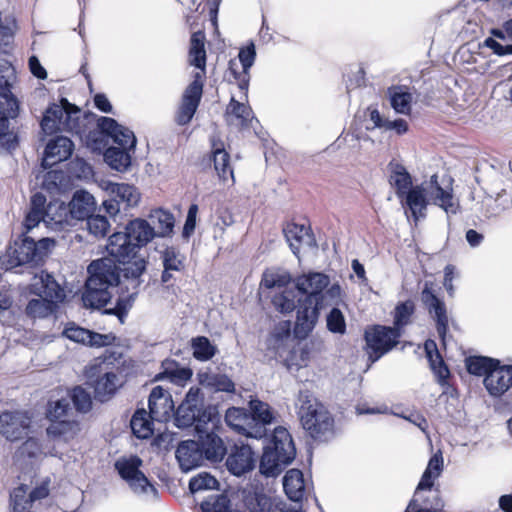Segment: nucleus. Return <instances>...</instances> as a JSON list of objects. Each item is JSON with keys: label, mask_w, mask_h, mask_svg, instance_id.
Segmentation results:
<instances>
[{"label": "nucleus", "mask_w": 512, "mask_h": 512, "mask_svg": "<svg viewBox=\"0 0 512 512\" xmlns=\"http://www.w3.org/2000/svg\"><path fill=\"white\" fill-rule=\"evenodd\" d=\"M204 406V395L199 387H191L186 394L184 401L179 405L175 422L179 428H188L195 423V415Z\"/></svg>", "instance_id": "obj_16"}, {"label": "nucleus", "mask_w": 512, "mask_h": 512, "mask_svg": "<svg viewBox=\"0 0 512 512\" xmlns=\"http://www.w3.org/2000/svg\"><path fill=\"white\" fill-rule=\"evenodd\" d=\"M295 287L304 297H312L320 303L339 305L342 302V288L338 283L330 285L328 275L309 272L295 279Z\"/></svg>", "instance_id": "obj_9"}, {"label": "nucleus", "mask_w": 512, "mask_h": 512, "mask_svg": "<svg viewBox=\"0 0 512 512\" xmlns=\"http://www.w3.org/2000/svg\"><path fill=\"white\" fill-rule=\"evenodd\" d=\"M89 277L82 294L86 308L104 307L111 299L110 289L120 280L119 268L113 259L102 258L92 261L88 266Z\"/></svg>", "instance_id": "obj_2"}, {"label": "nucleus", "mask_w": 512, "mask_h": 512, "mask_svg": "<svg viewBox=\"0 0 512 512\" xmlns=\"http://www.w3.org/2000/svg\"><path fill=\"white\" fill-rule=\"evenodd\" d=\"M296 456L292 437L284 427L274 429L271 441L264 448L259 469L266 477L278 476Z\"/></svg>", "instance_id": "obj_4"}, {"label": "nucleus", "mask_w": 512, "mask_h": 512, "mask_svg": "<svg viewBox=\"0 0 512 512\" xmlns=\"http://www.w3.org/2000/svg\"><path fill=\"white\" fill-rule=\"evenodd\" d=\"M73 416V409L70 406L69 398H61L56 401H49L46 409V417L51 423L61 421Z\"/></svg>", "instance_id": "obj_52"}, {"label": "nucleus", "mask_w": 512, "mask_h": 512, "mask_svg": "<svg viewBox=\"0 0 512 512\" xmlns=\"http://www.w3.org/2000/svg\"><path fill=\"white\" fill-rule=\"evenodd\" d=\"M497 365H499L498 360L484 356H474L466 359V367L468 372L476 376L486 377L492 368Z\"/></svg>", "instance_id": "obj_54"}, {"label": "nucleus", "mask_w": 512, "mask_h": 512, "mask_svg": "<svg viewBox=\"0 0 512 512\" xmlns=\"http://www.w3.org/2000/svg\"><path fill=\"white\" fill-rule=\"evenodd\" d=\"M131 150L123 147H109L104 153V160L112 169L125 172L131 165Z\"/></svg>", "instance_id": "obj_45"}, {"label": "nucleus", "mask_w": 512, "mask_h": 512, "mask_svg": "<svg viewBox=\"0 0 512 512\" xmlns=\"http://www.w3.org/2000/svg\"><path fill=\"white\" fill-rule=\"evenodd\" d=\"M108 254L119 263L129 262L134 258L138 249L135 243L126 235L125 232H116L109 237L106 246Z\"/></svg>", "instance_id": "obj_24"}, {"label": "nucleus", "mask_w": 512, "mask_h": 512, "mask_svg": "<svg viewBox=\"0 0 512 512\" xmlns=\"http://www.w3.org/2000/svg\"><path fill=\"white\" fill-rule=\"evenodd\" d=\"M189 62L191 65L200 69L194 74V79L189 85L199 87L200 96L203 92V77L205 75L206 51H205V35L201 31L194 32L190 40Z\"/></svg>", "instance_id": "obj_18"}, {"label": "nucleus", "mask_w": 512, "mask_h": 512, "mask_svg": "<svg viewBox=\"0 0 512 512\" xmlns=\"http://www.w3.org/2000/svg\"><path fill=\"white\" fill-rule=\"evenodd\" d=\"M153 228L155 230V236L166 237L170 235L174 227V216L167 211L157 209L152 211L149 216Z\"/></svg>", "instance_id": "obj_48"}, {"label": "nucleus", "mask_w": 512, "mask_h": 512, "mask_svg": "<svg viewBox=\"0 0 512 512\" xmlns=\"http://www.w3.org/2000/svg\"><path fill=\"white\" fill-rule=\"evenodd\" d=\"M12 512H30L33 506V500L29 493V488L21 484L10 494Z\"/></svg>", "instance_id": "obj_51"}, {"label": "nucleus", "mask_w": 512, "mask_h": 512, "mask_svg": "<svg viewBox=\"0 0 512 512\" xmlns=\"http://www.w3.org/2000/svg\"><path fill=\"white\" fill-rule=\"evenodd\" d=\"M254 463L255 458L252 449L248 445H242L236 446L228 456L226 466L232 474L241 476L252 470Z\"/></svg>", "instance_id": "obj_27"}, {"label": "nucleus", "mask_w": 512, "mask_h": 512, "mask_svg": "<svg viewBox=\"0 0 512 512\" xmlns=\"http://www.w3.org/2000/svg\"><path fill=\"white\" fill-rule=\"evenodd\" d=\"M245 505L250 512H285V504L262 492L248 495L245 498Z\"/></svg>", "instance_id": "obj_39"}, {"label": "nucleus", "mask_w": 512, "mask_h": 512, "mask_svg": "<svg viewBox=\"0 0 512 512\" xmlns=\"http://www.w3.org/2000/svg\"><path fill=\"white\" fill-rule=\"evenodd\" d=\"M387 95L390 105L397 114L410 115L412 111L413 94L405 85H393L388 88Z\"/></svg>", "instance_id": "obj_32"}, {"label": "nucleus", "mask_w": 512, "mask_h": 512, "mask_svg": "<svg viewBox=\"0 0 512 512\" xmlns=\"http://www.w3.org/2000/svg\"><path fill=\"white\" fill-rule=\"evenodd\" d=\"M425 351L431 369L437 378V382L442 386L445 385L447 383V379L449 378L450 372L445 365L441 355L439 354L435 342L432 340L426 341Z\"/></svg>", "instance_id": "obj_44"}, {"label": "nucleus", "mask_w": 512, "mask_h": 512, "mask_svg": "<svg viewBox=\"0 0 512 512\" xmlns=\"http://www.w3.org/2000/svg\"><path fill=\"white\" fill-rule=\"evenodd\" d=\"M226 121L229 125H235L237 127H246L253 119L252 109L244 104L231 98L225 112Z\"/></svg>", "instance_id": "obj_42"}, {"label": "nucleus", "mask_w": 512, "mask_h": 512, "mask_svg": "<svg viewBox=\"0 0 512 512\" xmlns=\"http://www.w3.org/2000/svg\"><path fill=\"white\" fill-rule=\"evenodd\" d=\"M69 207L63 202L49 203L45 209V226L53 230H62L72 225Z\"/></svg>", "instance_id": "obj_31"}, {"label": "nucleus", "mask_w": 512, "mask_h": 512, "mask_svg": "<svg viewBox=\"0 0 512 512\" xmlns=\"http://www.w3.org/2000/svg\"><path fill=\"white\" fill-rule=\"evenodd\" d=\"M153 420L144 409L137 410L132 416L130 425L133 434L140 439H146L153 435Z\"/></svg>", "instance_id": "obj_47"}, {"label": "nucleus", "mask_w": 512, "mask_h": 512, "mask_svg": "<svg viewBox=\"0 0 512 512\" xmlns=\"http://www.w3.org/2000/svg\"><path fill=\"white\" fill-rule=\"evenodd\" d=\"M72 220H86L95 210L94 197L83 190L76 191L67 205Z\"/></svg>", "instance_id": "obj_30"}, {"label": "nucleus", "mask_w": 512, "mask_h": 512, "mask_svg": "<svg viewBox=\"0 0 512 512\" xmlns=\"http://www.w3.org/2000/svg\"><path fill=\"white\" fill-rule=\"evenodd\" d=\"M149 417L156 422H166L173 411L170 395L162 387H154L148 399Z\"/></svg>", "instance_id": "obj_21"}, {"label": "nucleus", "mask_w": 512, "mask_h": 512, "mask_svg": "<svg viewBox=\"0 0 512 512\" xmlns=\"http://www.w3.org/2000/svg\"><path fill=\"white\" fill-rule=\"evenodd\" d=\"M250 409L252 411L251 416L256 419L258 424L261 423L263 428L266 429V425L273 422V412L267 403L260 400H251Z\"/></svg>", "instance_id": "obj_58"}, {"label": "nucleus", "mask_w": 512, "mask_h": 512, "mask_svg": "<svg viewBox=\"0 0 512 512\" xmlns=\"http://www.w3.org/2000/svg\"><path fill=\"white\" fill-rule=\"evenodd\" d=\"M199 384L212 392H235L234 382L225 374L212 371H200L197 374Z\"/></svg>", "instance_id": "obj_35"}, {"label": "nucleus", "mask_w": 512, "mask_h": 512, "mask_svg": "<svg viewBox=\"0 0 512 512\" xmlns=\"http://www.w3.org/2000/svg\"><path fill=\"white\" fill-rule=\"evenodd\" d=\"M195 416V423L192 426H195L198 433H203L205 425L211 423L213 427L215 426L218 413L215 406L204 405L199 409L198 415Z\"/></svg>", "instance_id": "obj_60"}, {"label": "nucleus", "mask_w": 512, "mask_h": 512, "mask_svg": "<svg viewBox=\"0 0 512 512\" xmlns=\"http://www.w3.org/2000/svg\"><path fill=\"white\" fill-rule=\"evenodd\" d=\"M283 488L291 501L301 502L307 490L302 471L298 469L288 470L283 478Z\"/></svg>", "instance_id": "obj_34"}, {"label": "nucleus", "mask_w": 512, "mask_h": 512, "mask_svg": "<svg viewBox=\"0 0 512 512\" xmlns=\"http://www.w3.org/2000/svg\"><path fill=\"white\" fill-rule=\"evenodd\" d=\"M182 273L163 270L160 277L159 289L165 298L173 300L177 297L179 287L176 285Z\"/></svg>", "instance_id": "obj_56"}, {"label": "nucleus", "mask_w": 512, "mask_h": 512, "mask_svg": "<svg viewBox=\"0 0 512 512\" xmlns=\"http://www.w3.org/2000/svg\"><path fill=\"white\" fill-rule=\"evenodd\" d=\"M163 270L183 273L185 270V257L174 247H167L160 253Z\"/></svg>", "instance_id": "obj_49"}, {"label": "nucleus", "mask_w": 512, "mask_h": 512, "mask_svg": "<svg viewBox=\"0 0 512 512\" xmlns=\"http://www.w3.org/2000/svg\"><path fill=\"white\" fill-rule=\"evenodd\" d=\"M106 190L110 192L111 196L116 198L124 209L135 207L140 201L141 196L138 189L130 184L110 182Z\"/></svg>", "instance_id": "obj_41"}, {"label": "nucleus", "mask_w": 512, "mask_h": 512, "mask_svg": "<svg viewBox=\"0 0 512 512\" xmlns=\"http://www.w3.org/2000/svg\"><path fill=\"white\" fill-rule=\"evenodd\" d=\"M327 328L330 332L344 334L346 331V323L343 313L337 307H333L327 315Z\"/></svg>", "instance_id": "obj_64"}, {"label": "nucleus", "mask_w": 512, "mask_h": 512, "mask_svg": "<svg viewBox=\"0 0 512 512\" xmlns=\"http://www.w3.org/2000/svg\"><path fill=\"white\" fill-rule=\"evenodd\" d=\"M54 246L55 241L48 237L38 241L25 237L20 243L15 242V246L10 247L6 254L0 257L1 265L6 270L26 264L37 265Z\"/></svg>", "instance_id": "obj_8"}, {"label": "nucleus", "mask_w": 512, "mask_h": 512, "mask_svg": "<svg viewBox=\"0 0 512 512\" xmlns=\"http://www.w3.org/2000/svg\"><path fill=\"white\" fill-rule=\"evenodd\" d=\"M225 422L235 432L248 438L261 439L267 434V429L243 408H229L225 413Z\"/></svg>", "instance_id": "obj_14"}, {"label": "nucleus", "mask_w": 512, "mask_h": 512, "mask_svg": "<svg viewBox=\"0 0 512 512\" xmlns=\"http://www.w3.org/2000/svg\"><path fill=\"white\" fill-rule=\"evenodd\" d=\"M73 150L74 144L68 137L56 136L49 140L44 150V157L42 160L43 168H50L57 163L69 159Z\"/></svg>", "instance_id": "obj_20"}, {"label": "nucleus", "mask_w": 512, "mask_h": 512, "mask_svg": "<svg viewBox=\"0 0 512 512\" xmlns=\"http://www.w3.org/2000/svg\"><path fill=\"white\" fill-rule=\"evenodd\" d=\"M85 122L81 110L62 98L60 104L53 103L46 109L40 125L47 135L66 131L82 137L86 133Z\"/></svg>", "instance_id": "obj_5"}, {"label": "nucleus", "mask_w": 512, "mask_h": 512, "mask_svg": "<svg viewBox=\"0 0 512 512\" xmlns=\"http://www.w3.org/2000/svg\"><path fill=\"white\" fill-rule=\"evenodd\" d=\"M191 346L193 356L200 361L210 360L216 353V347L204 336L193 338Z\"/></svg>", "instance_id": "obj_57"}, {"label": "nucleus", "mask_w": 512, "mask_h": 512, "mask_svg": "<svg viewBox=\"0 0 512 512\" xmlns=\"http://www.w3.org/2000/svg\"><path fill=\"white\" fill-rule=\"evenodd\" d=\"M272 304L278 312L288 314L295 310L296 292L293 288L284 287L272 297Z\"/></svg>", "instance_id": "obj_50"}, {"label": "nucleus", "mask_w": 512, "mask_h": 512, "mask_svg": "<svg viewBox=\"0 0 512 512\" xmlns=\"http://www.w3.org/2000/svg\"><path fill=\"white\" fill-rule=\"evenodd\" d=\"M415 306L410 300L399 303L394 309V326L391 327L402 335L403 328L407 326L414 313Z\"/></svg>", "instance_id": "obj_53"}, {"label": "nucleus", "mask_w": 512, "mask_h": 512, "mask_svg": "<svg viewBox=\"0 0 512 512\" xmlns=\"http://www.w3.org/2000/svg\"><path fill=\"white\" fill-rule=\"evenodd\" d=\"M265 346L267 354L281 361L288 369L301 367L307 359V352L302 350L299 356L297 354L290 321L278 322L266 338Z\"/></svg>", "instance_id": "obj_6"}, {"label": "nucleus", "mask_w": 512, "mask_h": 512, "mask_svg": "<svg viewBox=\"0 0 512 512\" xmlns=\"http://www.w3.org/2000/svg\"><path fill=\"white\" fill-rule=\"evenodd\" d=\"M162 372L157 375L158 380H169L170 382L183 385L191 376L192 371L189 368L180 367V365L171 359H166L162 362Z\"/></svg>", "instance_id": "obj_43"}, {"label": "nucleus", "mask_w": 512, "mask_h": 512, "mask_svg": "<svg viewBox=\"0 0 512 512\" xmlns=\"http://www.w3.org/2000/svg\"><path fill=\"white\" fill-rule=\"evenodd\" d=\"M71 400L77 411L86 413L91 409L92 400L90 394L82 387H75L71 392Z\"/></svg>", "instance_id": "obj_63"}, {"label": "nucleus", "mask_w": 512, "mask_h": 512, "mask_svg": "<svg viewBox=\"0 0 512 512\" xmlns=\"http://www.w3.org/2000/svg\"><path fill=\"white\" fill-rule=\"evenodd\" d=\"M46 432L49 437L55 440L69 442L80 432V424L78 420L74 419L73 416H70L61 421L50 423Z\"/></svg>", "instance_id": "obj_36"}, {"label": "nucleus", "mask_w": 512, "mask_h": 512, "mask_svg": "<svg viewBox=\"0 0 512 512\" xmlns=\"http://www.w3.org/2000/svg\"><path fill=\"white\" fill-rule=\"evenodd\" d=\"M400 337V333L387 326L375 325L366 329V350L371 362L377 361L396 346Z\"/></svg>", "instance_id": "obj_12"}, {"label": "nucleus", "mask_w": 512, "mask_h": 512, "mask_svg": "<svg viewBox=\"0 0 512 512\" xmlns=\"http://www.w3.org/2000/svg\"><path fill=\"white\" fill-rule=\"evenodd\" d=\"M31 419L21 412H4L0 415V434L7 440L16 441L25 437Z\"/></svg>", "instance_id": "obj_17"}, {"label": "nucleus", "mask_w": 512, "mask_h": 512, "mask_svg": "<svg viewBox=\"0 0 512 512\" xmlns=\"http://www.w3.org/2000/svg\"><path fill=\"white\" fill-rule=\"evenodd\" d=\"M283 232L293 254L296 256H298L302 244L311 245L313 242L310 228L304 224L288 223Z\"/></svg>", "instance_id": "obj_38"}, {"label": "nucleus", "mask_w": 512, "mask_h": 512, "mask_svg": "<svg viewBox=\"0 0 512 512\" xmlns=\"http://www.w3.org/2000/svg\"><path fill=\"white\" fill-rule=\"evenodd\" d=\"M58 306L45 299L39 297L31 299L26 306V314L33 318H45L55 312Z\"/></svg>", "instance_id": "obj_55"}, {"label": "nucleus", "mask_w": 512, "mask_h": 512, "mask_svg": "<svg viewBox=\"0 0 512 512\" xmlns=\"http://www.w3.org/2000/svg\"><path fill=\"white\" fill-rule=\"evenodd\" d=\"M238 57L243 68L242 73H237L235 71L234 66L236 63L234 60L229 62V70L233 74L234 79L237 81L239 89L246 95L249 86V69L254 64L256 57L254 44L251 43L247 47L240 49Z\"/></svg>", "instance_id": "obj_28"}, {"label": "nucleus", "mask_w": 512, "mask_h": 512, "mask_svg": "<svg viewBox=\"0 0 512 512\" xmlns=\"http://www.w3.org/2000/svg\"><path fill=\"white\" fill-rule=\"evenodd\" d=\"M176 459L183 472H189L202 465L205 456L198 441H182L175 453Z\"/></svg>", "instance_id": "obj_22"}, {"label": "nucleus", "mask_w": 512, "mask_h": 512, "mask_svg": "<svg viewBox=\"0 0 512 512\" xmlns=\"http://www.w3.org/2000/svg\"><path fill=\"white\" fill-rule=\"evenodd\" d=\"M199 444L207 460L222 461L227 453L223 440L214 432H207L199 436Z\"/></svg>", "instance_id": "obj_37"}, {"label": "nucleus", "mask_w": 512, "mask_h": 512, "mask_svg": "<svg viewBox=\"0 0 512 512\" xmlns=\"http://www.w3.org/2000/svg\"><path fill=\"white\" fill-rule=\"evenodd\" d=\"M88 232L96 238H103L109 231L110 223L105 216L91 215L86 219Z\"/></svg>", "instance_id": "obj_61"}, {"label": "nucleus", "mask_w": 512, "mask_h": 512, "mask_svg": "<svg viewBox=\"0 0 512 512\" xmlns=\"http://www.w3.org/2000/svg\"><path fill=\"white\" fill-rule=\"evenodd\" d=\"M199 91V87L196 85H188L185 89L175 117L177 124L186 125L192 120L202 97Z\"/></svg>", "instance_id": "obj_29"}, {"label": "nucleus", "mask_w": 512, "mask_h": 512, "mask_svg": "<svg viewBox=\"0 0 512 512\" xmlns=\"http://www.w3.org/2000/svg\"><path fill=\"white\" fill-rule=\"evenodd\" d=\"M328 306L327 303H320L312 297H300L297 299L296 322L294 333L297 338L305 339L314 330L320 311Z\"/></svg>", "instance_id": "obj_11"}, {"label": "nucleus", "mask_w": 512, "mask_h": 512, "mask_svg": "<svg viewBox=\"0 0 512 512\" xmlns=\"http://www.w3.org/2000/svg\"><path fill=\"white\" fill-rule=\"evenodd\" d=\"M484 385L490 395H503L512 386V366H494L484 378Z\"/></svg>", "instance_id": "obj_25"}, {"label": "nucleus", "mask_w": 512, "mask_h": 512, "mask_svg": "<svg viewBox=\"0 0 512 512\" xmlns=\"http://www.w3.org/2000/svg\"><path fill=\"white\" fill-rule=\"evenodd\" d=\"M119 379L114 372H107L99 377L94 384L95 397L101 401H107L117 390Z\"/></svg>", "instance_id": "obj_46"}, {"label": "nucleus", "mask_w": 512, "mask_h": 512, "mask_svg": "<svg viewBox=\"0 0 512 512\" xmlns=\"http://www.w3.org/2000/svg\"><path fill=\"white\" fill-rule=\"evenodd\" d=\"M218 485L215 477L209 473L203 472L193 477L189 482V489L191 493H196L202 490H210L216 488Z\"/></svg>", "instance_id": "obj_62"}, {"label": "nucleus", "mask_w": 512, "mask_h": 512, "mask_svg": "<svg viewBox=\"0 0 512 512\" xmlns=\"http://www.w3.org/2000/svg\"><path fill=\"white\" fill-rule=\"evenodd\" d=\"M421 301L431 317L436 322L437 333L442 340L448 330V314L443 300L437 297L434 290V283L426 281L421 291Z\"/></svg>", "instance_id": "obj_15"}, {"label": "nucleus", "mask_w": 512, "mask_h": 512, "mask_svg": "<svg viewBox=\"0 0 512 512\" xmlns=\"http://www.w3.org/2000/svg\"><path fill=\"white\" fill-rule=\"evenodd\" d=\"M388 170L389 182L394 187L397 198L413 187L412 177L403 164L392 160L388 164Z\"/></svg>", "instance_id": "obj_40"}, {"label": "nucleus", "mask_w": 512, "mask_h": 512, "mask_svg": "<svg viewBox=\"0 0 512 512\" xmlns=\"http://www.w3.org/2000/svg\"><path fill=\"white\" fill-rule=\"evenodd\" d=\"M63 335L71 341L88 345L90 347H104L111 344L112 338L106 334H100L88 329L68 324L63 331Z\"/></svg>", "instance_id": "obj_26"}, {"label": "nucleus", "mask_w": 512, "mask_h": 512, "mask_svg": "<svg viewBox=\"0 0 512 512\" xmlns=\"http://www.w3.org/2000/svg\"><path fill=\"white\" fill-rule=\"evenodd\" d=\"M210 144L211 156L217 175L224 182L228 180L234 182V173L230 165V155L225 150L222 140L217 134H213L210 137Z\"/></svg>", "instance_id": "obj_23"}, {"label": "nucleus", "mask_w": 512, "mask_h": 512, "mask_svg": "<svg viewBox=\"0 0 512 512\" xmlns=\"http://www.w3.org/2000/svg\"><path fill=\"white\" fill-rule=\"evenodd\" d=\"M142 460L138 456L123 457L116 461L115 468L136 494H156V488L140 471Z\"/></svg>", "instance_id": "obj_13"}, {"label": "nucleus", "mask_w": 512, "mask_h": 512, "mask_svg": "<svg viewBox=\"0 0 512 512\" xmlns=\"http://www.w3.org/2000/svg\"><path fill=\"white\" fill-rule=\"evenodd\" d=\"M31 291L39 297H44L56 306L62 303L66 297L65 290L51 274L45 271L35 275L34 281L31 284Z\"/></svg>", "instance_id": "obj_19"}, {"label": "nucleus", "mask_w": 512, "mask_h": 512, "mask_svg": "<svg viewBox=\"0 0 512 512\" xmlns=\"http://www.w3.org/2000/svg\"><path fill=\"white\" fill-rule=\"evenodd\" d=\"M296 409L302 427L312 438L326 439L333 434V417L311 391L307 389L299 391Z\"/></svg>", "instance_id": "obj_3"}, {"label": "nucleus", "mask_w": 512, "mask_h": 512, "mask_svg": "<svg viewBox=\"0 0 512 512\" xmlns=\"http://www.w3.org/2000/svg\"><path fill=\"white\" fill-rule=\"evenodd\" d=\"M443 471V457L441 452L435 453L429 460L428 465L418 483L414 496L410 501V509H427L438 511L443 507L440 491L434 487V481Z\"/></svg>", "instance_id": "obj_7"}, {"label": "nucleus", "mask_w": 512, "mask_h": 512, "mask_svg": "<svg viewBox=\"0 0 512 512\" xmlns=\"http://www.w3.org/2000/svg\"><path fill=\"white\" fill-rule=\"evenodd\" d=\"M15 79V70L11 64H0V138L8 134L9 120L18 114V102L11 92Z\"/></svg>", "instance_id": "obj_10"}, {"label": "nucleus", "mask_w": 512, "mask_h": 512, "mask_svg": "<svg viewBox=\"0 0 512 512\" xmlns=\"http://www.w3.org/2000/svg\"><path fill=\"white\" fill-rule=\"evenodd\" d=\"M406 216L409 213L415 222L426 217L429 203L441 207L448 215L456 214L459 204L454 200L451 190L444 189L438 182L436 174L429 181L413 186L398 198Z\"/></svg>", "instance_id": "obj_1"}, {"label": "nucleus", "mask_w": 512, "mask_h": 512, "mask_svg": "<svg viewBox=\"0 0 512 512\" xmlns=\"http://www.w3.org/2000/svg\"><path fill=\"white\" fill-rule=\"evenodd\" d=\"M126 235L135 243L137 249L145 246L155 236V230L150 223L144 219L131 220L125 227Z\"/></svg>", "instance_id": "obj_33"}, {"label": "nucleus", "mask_w": 512, "mask_h": 512, "mask_svg": "<svg viewBox=\"0 0 512 512\" xmlns=\"http://www.w3.org/2000/svg\"><path fill=\"white\" fill-rule=\"evenodd\" d=\"M67 176L61 170L48 171L43 180V187L50 193H56L67 184Z\"/></svg>", "instance_id": "obj_59"}]
</instances>
